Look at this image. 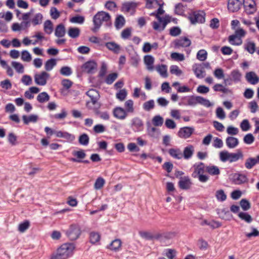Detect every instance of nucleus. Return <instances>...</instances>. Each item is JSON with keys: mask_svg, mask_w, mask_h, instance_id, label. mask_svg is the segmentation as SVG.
I'll return each instance as SVG.
<instances>
[{"mask_svg": "<svg viewBox=\"0 0 259 259\" xmlns=\"http://www.w3.org/2000/svg\"><path fill=\"white\" fill-rule=\"evenodd\" d=\"M163 3L157 5L159 6L156 11V19L158 21H154L152 23L153 29L157 31H161L164 30L166 25L170 23L172 20V18L168 15H165L164 17H160L164 13L163 9Z\"/></svg>", "mask_w": 259, "mask_h": 259, "instance_id": "obj_1", "label": "nucleus"}, {"mask_svg": "<svg viewBox=\"0 0 259 259\" xmlns=\"http://www.w3.org/2000/svg\"><path fill=\"white\" fill-rule=\"evenodd\" d=\"M103 22H105L107 27H111V16L108 13L104 11L98 12L93 17L94 26L92 30L95 32L99 30Z\"/></svg>", "mask_w": 259, "mask_h": 259, "instance_id": "obj_2", "label": "nucleus"}, {"mask_svg": "<svg viewBox=\"0 0 259 259\" xmlns=\"http://www.w3.org/2000/svg\"><path fill=\"white\" fill-rule=\"evenodd\" d=\"M74 249L73 244H63L58 249L57 253L52 255L50 259H66L72 255Z\"/></svg>", "mask_w": 259, "mask_h": 259, "instance_id": "obj_3", "label": "nucleus"}, {"mask_svg": "<svg viewBox=\"0 0 259 259\" xmlns=\"http://www.w3.org/2000/svg\"><path fill=\"white\" fill-rule=\"evenodd\" d=\"M220 159L222 162L229 161L232 163L243 159V154L240 150L236 153H230L227 151H223L220 153Z\"/></svg>", "mask_w": 259, "mask_h": 259, "instance_id": "obj_4", "label": "nucleus"}, {"mask_svg": "<svg viewBox=\"0 0 259 259\" xmlns=\"http://www.w3.org/2000/svg\"><path fill=\"white\" fill-rule=\"evenodd\" d=\"M85 95L88 96L91 100L86 102V106L91 109L92 108L91 104L94 105L95 107H98L100 108L101 104L98 102L100 98V95L99 92L94 89H90L86 92Z\"/></svg>", "mask_w": 259, "mask_h": 259, "instance_id": "obj_5", "label": "nucleus"}, {"mask_svg": "<svg viewBox=\"0 0 259 259\" xmlns=\"http://www.w3.org/2000/svg\"><path fill=\"white\" fill-rule=\"evenodd\" d=\"M67 237L71 240H76L80 236L81 231L78 224H71L67 230L65 231Z\"/></svg>", "mask_w": 259, "mask_h": 259, "instance_id": "obj_6", "label": "nucleus"}, {"mask_svg": "<svg viewBox=\"0 0 259 259\" xmlns=\"http://www.w3.org/2000/svg\"><path fill=\"white\" fill-rule=\"evenodd\" d=\"M197 104L202 105L206 107H209L213 105V104L201 96H192L189 97L187 99V105L191 106H194Z\"/></svg>", "mask_w": 259, "mask_h": 259, "instance_id": "obj_7", "label": "nucleus"}, {"mask_svg": "<svg viewBox=\"0 0 259 259\" xmlns=\"http://www.w3.org/2000/svg\"><path fill=\"white\" fill-rule=\"evenodd\" d=\"M205 14L203 11L194 12L189 16V19L192 24L203 23L205 22Z\"/></svg>", "mask_w": 259, "mask_h": 259, "instance_id": "obj_8", "label": "nucleus"}, {"mask_svg": "<svg viewBox=\"0 0 259 259\" xmlns=\"http://www.w3.org/2000/svg\"><path fill=\"white\" fill-rule=\"evenodd\" d=\"M50 77V74L46 71H42L35 74L34 76V81L39 85L44 86L47 84V80Z\"/></svg>", "mask_w": 259, "mask_h": 259, "instance_id": "obj_9", "label": "nucleus"}, {"mask_svg": "<svg viewBox=\"0 0 259 259\" xmlns=\"http://www.w3.org/2000/svg\"><path fill=\"white\" fill-rule=\"evenodd\" d=\"M131 127L135 132H141L144 129V122L140 118L134 117L131 120Z\"/></svg>", "mask_w": 259, "mask_h": 259, "instance_id": "obj_10", "label": "nucleus"}, {"mask_svg": "<svg viewBox=\"0 0 259 259\" xmlns=\"http://www.w3.org/2000/svg\"><path fill=\"white\" fill-rule=\"evenodd\" d=\"M243 5L244 11L247 14H252L257 10L256 3L254 0H243Z\"/></svg>", "mask_w": 259, "mask_h": 259, "instance_id": "obj_11", "label": "nucleus"}, {"mask_svg": "<svg viewBox=\"0 0 259 259\" xmlns=\"http://www.w3.org/2000/svg\"><path fill=\"white\" fill-rule=\"evenodd\" d=\"M82 69L89 74H93L97 69V64L94 60H90L83 64Z\"/></svg>", "mask_w": 259, "mask_h": 259, "instance_id": "obj_12", "label": "nucleus"}, {"mask_svg": "<svg viewBox=\"0 0 259 259\" xmlns=\"http://www.w3.org/2000/svg\"><path fill=\"white\" fill-rule=\"evenodd\" d=\"M242 5V2L239 0H228L227 8L230 12H238Z\"/></svg>", "mask_w": 259, "mask_h": 259, "instance_id": "obj_13", "label": "nucleus"}, {"mask_svg": "<svg viewBox=\"0 0 259 259\" xmlns=\"http://www.w3.org/2000/svg\"><path fill=\"white\" fill-rule=\"evenodd\" d=\"M245 33H235L229 36L228 41L232 45L239 46L242 43V37Z\"/></svg>", "mask_w": 259, "mask_h": 259, "instance_id": "obj_14", "label": "nucleus"}, {"mask_svg": "<svg viewBox=\"0 0 259 259\" xmlns=\"http://www.w3.org/2000/svg\"><path fill=\"white\" fill-rule=\"evenodd\" d=\"M248 179L246 175L240 173H235L232 175V181L235 185H241L246 183Z\"/></svg>", "mask_w": 259, "mask_h": 259, "instance_id": "obj_15", "label": "nucleus"}, {"mask_svg": "<svg viewBox=\"0 0 259 259\" xmlns=\"http://www.w3.org/2000/svg\"><path fill=\"white\" fill-rule=\"evenodd\" d=\"M194 132L193 127L185 126L180 128L178 133V136L183 139H187L189 138Z\"/></svg>", "mask_w": 259, "mask_h": 259, "instance_id": "obj_16", "label": "nucleus"}, {"mask_svg": "<svg viewBox=\"0 0 259 259\" xmlns=\"http://www.w3.org/2000/svg\"><path fill=\"white\" fill-rule=\"evenodd\" d=\"M138 6V4L133 2H124L121 7V11L124 13L134 12Z\"/></svg>", "mask_w": 259, "mask_h": 259, "instance_id": "obj_17", "label": "nucleus"}, {"mask_svg": "<svg viewBox=\"0 0 259 259\" xmlns=\"http://www.w3.org/2000/svg\"><path fill=\"white\" fill-rule=\"evenodd\" d=\"M113 116L120 120L124 119L127 116V113L124 109L120 107H116L113 110Z\"/></svg>", "mask_w": 259, "mask_h": 259, "instance_id": "obj_18", "label": "nucleus"}, {"mask_svg": "<svg viewBox=\"0 0 259 259\" xmlns=\"http://www.w3.org/2000/svg\"><path fill=\"white\" fill-rule=\"evenodd\" d=\"M192 185L190 179L188 176L181 177L179 182V187L183 190L189 189Z\"/></svg>", "mask_w": 259, "mask_h": 259, "instance_id": "obj_19", "label": "nucleus"}, {"mask_svg": "<svg viewBox=\"0 0 259 259\" xmlns=\"http://www.w3.org/2000/svg\"><path fill=\"white\" fill-rule=\"evenodd\" d=\"M191 40L186 37H182L175 41L176 47H188L191 45Z\"/></svg>", "mask_w": 259, "mask_h": 259, "instance_id": "obj_20", "label": "nucleus"}, {"mask_svg": "<svg viewBox=\"0 0 259 259\" xmlns=\"http://www.w3.org/2000/svg\"><path fill=\"white\" fill-rule=\"evenodd\" d=\"M259 163V155L256 157H249L246 159L244 165L248 169H250L253 168L256 164Z\"/></svg>", "mask_w": 259, "mask_h": 259, "instance_id": "obj_21", "label": "nucleus"}, {"mask_svg": "<svg viewBox=\"0 0 259 259\" xmlns=\"http://www.w3.org/2000/svg\"><path fill=\"white\" fill-rule=\"evenodd\" d=\"M245 78L246 80L251 84H256L259 82V77L253 71L246 73Z\"/></svg>", "mask_w": 259, "mask_h": 259, "instance_id": "obj_22", "label": "nucleus"}, {"mask_svg": "<svg viewBox=\"0 0 259 259\" xmlns=\"http://www.w3.org/2000/svg\"><path fill=\"white\" fill-rule=\"evenodd\" d=\"M194 152V147L192 145H189L185 147L183 153V157L189 159L192 157Z\"/></svg>", "mask_w": 259, "mask_h": 259, "instance_id": "obj_23", "label": "nucleus"}, {"mask_svg": "<svg viewBox=\"0 0 259 259\" xmlns=\"http://www.w3.org/2000/svg\"><path fill=\"white\" fill-rule=\"evenodd\" d=\"M29 26V21H22L20 24L16 23L12 25V29L14 31L24 30Z\"/></svg>", "mask_w": 259, "mask_h": 259, "instance_id": "obj_24", "label": "nucleus"}, {"mask_svg": "<svg viewBox=\"0 0 259 259\" xmlns=\"http://www.w3.org/2000/svg\"><path fill=\"white\" fill-rule=\"evenodd\" d=\"M169 155L176 159H181L183 158V153L180 149L170 148L168 151Z\"/></svg>", "mask_w": 259, "mask_h": 259, "instance_id": "obj_25", "label": "nucleus"}, {"mask_svg": "<svg viewBox=\"0 0 259 259\" xmlns=\"http://www.w3.org/2000/svg\"><path fill=\"white\" fill-rule=\"evenodd\" d=\"M227 146L230 149L235 148L239 144V140L234 137H228L226 139Z\"/></svg>", "mask_w": 259, "mask_h": 259, "instance_id": "obj_26", "label": "nucleus"}, {"mask_svg": "<svg viewBox=\"0 0 259 259\" xmlns=\"http://www.w3.org/2000/svg\"><path fill=\"white\" fill-rule=\"evenodd\" d=\"M105 46L115 54H118L121 50L120 46L113 41L105 43Z\"/></svg>", "mask_w": 259, "mask_h": 259, "instance_id": "obj_27", "label": "nucleus"}, {"mask_svg": "<svg viewBox=\"0 0 259 259\" xmlns=\"http://www.w3.org/2000/svg\"><path fill=\"white\" fill-rule=\"evenodd\" d=\"M125 23V20L124 17L122 15L117 16L115 20L114 26L117 30L122 28Z\"/></svg>", "mask_w": 259, "mask_h": 259, "instance_id": "obj_28", "label": "nucleus"}, {"mask_svg": "<svg viewBox=\"0 0 259 259\" xmlns=\"http://www.w3.org/2000/svg\"><path fill=\"white\" fill-rule=\"evenodd\" d=\"M99 108H98V107H94L93 108V110L95 115L99 116L100 118L103 120H109L110 118L109 113L107 111L101 112L99 110Z\"/></svg>", "mask_w": 259, "mask_h": 259, "instance_id": "obj_29", "label": "nucleus"}, {"mask_svg": "<svg viewBox=\"0 0 259 259\" xmlns=\"http://www.w3.org/2000/svg\"><path fill=\"white\" fill-rule=\"evenodd\" d=\"M194 172L197 174L198 176L204 174L206 171V166L204 163L201 162L198 163H196L194 165Z\"/></svg>", "mask_w": 259, "mask_h": 259, "instance_id": "obj_30", "label": "nucleus"}, {"mask_svg": "<svg viewBox=\"0 0 259 259\" xmlns=\"http://www.w3.org/2000/svg\"><path fill=\"white\" fill-rule=\"evenodd\" d=\"M154 58L151 55H147L144 57V62L147 66V68L148 70L152 71L153 70V63Z\"/></svg>", "mask_w": 259, "mask_h": 259, "instance_id": "obj_31", "label": "nucleus"}, {"mask_svg": "<svg viewBox=\"0 0 259 259\" xmlns=\"http://www.w3.org/2000/svg\"><path fill=\"white\" fill-rule=\"evenodd\" d=\"M194 73L196 76L198 78H202L205 77L206 73L204 67L200 65L195 68H193Z\"/></svg>", "mask_w": 259, "mask_h": 259, "instance_id": "obj_32", "label": "nucleus"}, {"mask_svg": "<svg viewBox=\"0 0 259 259\" xmlns=\"http://www.w3.org/2000/svg\"><path fill=\"white\" fill-rule=\"evenodd\" d=\"M38 119V116L34 114H31L29 116H27L25 115L22 116V119L23 120L24 123L25 124L27 125L29 122H36Z\"/></svg>", "mask_w": 259, "mask_h": 259, "instance_id": "obj_33", "label": "nucleus"}, {"mask_svg": "<svg viewBox=\"0 0 259 259\" xmlns=\"http://www.w3.org/2000/svg\"><path fill=\"white\" fill-rule=\"evenodd\" d=\"M206 171L211 176L219 175L220 174L219 167L215 165L206 166Z\"/></svg>", "mask_w": 259, "mask_h": 259, "instance_id": "obj_34", "label": "nucleus"}, {"mask_svg": "<svg viewBox=\"0 0 259 259\" xmlns=\"http://www.w3.org/2000/svg\"><path fill=\"white\" fill-rule=\"evenodd\" d=\"M121 245V241L120 239H115L112 241L111 243L109 244L108 248L111 250L114 251H118Z\"/></svg>", "mask_w": 259, "mask_h": 259, "instance_id": "obj_35", "label": "nucleus"}, {"mask_svg": "<svg viewBox=\"0 0 259 259\" xmlns=\"http://www.w3.org/2000/svg\"><path fill=\"white\" fill-rule=\"evenodd\" d=\"M56 64V60L54 58H51L46 62L45 64V68L46 71H50L53 69Z\"/></svg>", "mask_w": 259, "mask_h": 259, "instance_id": "obj_36", "label": "nucleus"}, {"mask_svg": "<svg viewBox=\"0 0 259 259\" xmlns=\"http://www.w3.org/2000/svg\"><path fill=\"white\" fill-rule=\"evenodd\" d=\"M156 69L162 77L164 78L167 77L166 65L164 64L158 65L156 66Z\"/></svg>", "mask_w": 259, "mask_h": 259, "instance_id": "obj_37", "label": "nucleus"}, {"mask_svg": "<svg viewBox=\"0 0 259 259\" xmlns=\"http://www.w3.org/2000/svg\"><path fill=\"white\" fill-rule=\"evenodd\" d=\"M50 98L49 94L46 92H42L38 95L37 96V100L39 103H43L49 101Z\"/></svg>", "mask_w": 259, "mask_h": 259, "instance_id": "obj_38", "label": "nucleus"}, {"mask_svg": "<svg viewBox=\"0 0 259 259\" xmlns=\"http://www.w3.org/2000/svg\"><path fill=\"white\" fill-rule=\"evenodd\" d=\"M101 239L100 235L98 232H92L90 234V241L92 244L98 243Z\"/></svg>", "mask_w": 259, "mask_h": 259, "instance_id": "obj_39", "label": "nucleus"}, {"mask_svg": "<svg viewBox=\"0 0 259 259\" xmlns=\"http://www.w3.org/2000/svg\"><path fill=\"white\" fill-rule=\"evenodd\" d=\"M124 110L126 111V113H133L135 110L134 107V102L132 100H128L124 103Z\"/></svg>", "mask_w": 259, "mask_h": 259, "instance_id": "obj_40", "label": "nucleus"}, {"mask_svg": "<svg viewBox=\"0 0 259 259\" xmlns=\"http://www.w3.org/2000/svg\"><path fill=\"white\" fill-rule=\"evenodd\" d=\"M90 138L88 134L83 133L78 138L79 143L83 146H87L89 143Z\"/></svg>", "mask_w": 259, "mask_h": 259, "instance_id": "obj_41", "label": "nucleus"}, {"mask_svg": "<svg viewBox=\"0 0 259 259\" xmlns=\"http://www.w3.org/2000/svg\"><path fill=\"white\" fill-rule=\"evenodd\" d=\"M238 215L240 219L247 223H250L252 221L251 216L247 212H240L238 213Z\"/></svg>", "mask_w": 259, "mask_h": 259, "instance_id": "obj_42", "label": "nucleus"}, {"mask_svg": "<svg viewBox=\"0 0 259 259\" xmlns=\"http://www.w3.org/2000/svg\"><path fill=\"white\" fill-rule=\"evenodd\" d=\"M244 49L248 53L252 54L255 51V45L253 42L248 41L245 44Z\"/></svg>", "mask_w": 259, "mask_h": 259, "instance_id": "obj_43", "label": "nucleus"}, {"mask_svg": "<svg viewBox=\"0 0 259 259\" xmlns=\"http://www.w3.org/2000/svg\"><path fill=\"white\" fill-rule=\"evenodd\" d=\"M231 76L235 82H238L241 80V74L238 70H233L231 71Z\"/></svg>", "mask_w": 259, "mask_h": 259, "instance_id": "obj_44", "label": "nucleus"}, {"mask_svg": "<svg viewBox=\"0 0 259 259\" xmlns=\"http://www.w3.org/2000/svg\"><path fill=\"white\" fill-rule=\"evenodd\" d=\"M155 107V103L153 100H150L145 102L143 105V108L144 110L149 111L153 109Z\"/></svg>", "mask_w": 259, "mask_h": 259, "instance_id": "obj_45", "label": "nucleus"}, {"mask_svg": "<svg viewBox=\"0 0 259 259\" xmlns=\"http://www.w3.org/2000/svg\"><path fill=\"white\" fill-rule=\"evenodd\" d=\"M105 184V180L102 177H98L94 184V189L96 190H100L104 186Z\"/></svg>", "mask_w": 259, "mask_h": 259, "instance_id": "obj_46", "label": "nucleus"}, {"mask_svg": "<svg viewBox=\"0 0 259 259\" xmlns=\"http://www.w3.org/2000/svg\"><path fill=\"white\" fill-rule=\"evenodd\" d=\"M239 25L240 22L237 20H233L231 22V26L235 32H245L244 30L239 27Z\"/></svg>", "mask_w": 259, "mask_h": 259, "instance_id": "obj_47", "label": "nucleus"}, {"mask_svg": "<svg viewBox=\"0 0 259 259\" xmlns=\"http://www.w3.org/2000/svg\"><path fill=\"white\" fill-rule=\"evenodd\" d=\"M12 65L18 73H22L24 72V66L21 63L13 61L12 63Z\"/></svg>", "mask_w": 259, "mask_h": 259, "instance_id": "obj_48", "label": "nucleus"}, {"mask_svg": "<svg viewBox=\"0 0 259 259\" xmlns=\"http://www.w3.org/2000/svg\"><path fill=\"white\" fill-rule=\"evenodd\" d=\"M117 73H110L107 75L105 79V82L108 84H111L117 78Z\"/></svg>", "mask_w": 259, "mask_h": 259, "instance_id": "obj_49", "label": "nucleus"}, {"mask_svg": "<svg viewBox=\"0 0 259 259\" xmlns=\"http://www.w3.org/2000/svg\"><path fill=\"white\" fill-rule=\"evenodd\" d=\"M152 122L156 126H161L163 123V118L159 115H156L153 117Z\"/></svg>", "mask_w": 259, "mask_h": 259, "instance_id": "obj_50", "label": "nucleus"}, {"mask_svg": "<svg viewBox=\"0 0 259 259\" xmlns=\"http://www.w3.org/2000/svg\"><path fill=\"white\" fill-rule=\"evenodd\" d=\"M60 73L61 75L69 76L72 73L71 68L69 66H63L60 70Z\"/></svg>", "mask_w": 259, "mask_h": 259, "instance_id": "obj_51", "label": "nucleus"}, {"mask_svg": "<svg viewBox=\"0 0 259 259\" xmlns=\"http://www.w3.org/2000/svg\"><path fill=\"white\" fill-rule=\"evenodd\" d=\"M215 197L218 201H224L227 198V196L223 190H219L216 191Z\"/></svg>", "mask_w": 259, "mask_h": 259, "instance_id": "obj_52", "label": "nucleus"}, {"mask_svg": "<svg viewBox=\"0 0 259 259\" xmlns=\"http://www.w3.org/2000/svg\"><path fill=\"white\" fill-rule=\"evenodd\" d=\"M207 56V53L204 50H200L197 53V59L200 61H205Z\"/></svg>", "mask_w": 259, "mask_h": 259, "instance_id": "obj_53", "label": "nucleus"}, {"mask_svg": "<svg viewBox=\"0 0 259 259\" xmlns=\"http://www.w3.org/2000/svg\"><path fill=\"white\" fill-rule=\"evenodd\" d=\"M50 14L51 18L53 19H57L60 16V12L56 7L51 8Z\"/></svg>", "mask_w": 259, "mask_h": 259, "instance_id": "obj_54", "label": "nucleus"}, {"mask_svg": "<svg viewBox=\"0 0 259 259\" xmlns=\"http://www.w3.org/2000/svg\"><path fill=\"white\" fill-rule=\"evenodd\" d=\"M30 226V223L28 221L26 220L20 223L18 226V230L20 232H24L28 229Z\"/></svg>", "mask_w": 259, "mask_h": 259, "instance_id": "obj_55", "label": "nucleus"}, {"mask_svg": "<svg viewBox=\"0 0 259 259\" xmlns=\"http://www.w3.org/2000/svg\"><path fill=\"white\" fill-rule=\"evenodd\" d=\"M44 30L46 32H52L53 30V24L50 20L46 21L44 24Z\"/></svg>", "mask_w": 259, "mask_h": 259, "instance_id": "obj_56", "label": "nucleus"}, {"mask_svg": "<svg viewBox=\"0 0 259 259\" xmlns=\"http://www.w3.org/2000/svg\"><path fill=\"white\" fill-rule=\"evenodd\" d=\"M127 96V92L125 89L120 90L119 91L116 93V97L120 101H123Z\"/></svg>", "mask_w": 259, "mask_h": 259, "instance_id": "obj_57", "label": "nucleus"}, {"mask_svg": "<svg viewBox=\"0 0 259 259\" xmlns=\"http://www.w3.org/2000/svg\"><path fill=\"white\" fill-rule=\"evenodd\" d=\"M93 131L96 134L102 133L106 131V127L102 124H98L94 126Z\"/></svg>", "mask_w": 259, "mask_h": 259, "instance_id": "obj_58", "label": "nucleus"}, {"mask_svg": "<svg viewBox=\"0 0 259 259\" xmlns=\"http://www.w3.org/2000/svg\"><path fill=\"white\" fill-rule=\"evenodd\" d=\"M42 15L40 13L36 14L34 18L31 20V22L33 25H36L41 23Z\"/></svg>", "mask_w": 259, "mask_h": 259, "instance_id": "obj_59", "label": "nucleus"}, {"mask_svg": "<svg viewBox=\"0 0 259 259\" xmlns=\"http://www.w3.org/2000/svg\"><path fill=\"white\" fill-rule=\"evenodd\" d=\"M72 154L74 156L76 157V158L80 160L84 158L87 155L86 153L84 152V151L82 149L79 151H74Z\"/></svg>", "mask_w": 259, "mask_h": 259, "instance_id": "obj_60", "label": "nucleus"}, {"mask_svg": "<svg viewBox=\"0 0 259 259\" xmlns=\"http://www.w3.org/2000/svg\"><path fill=\"white\" fill-rule=\"evenodd\" d=\"M146 7L148 9L155 8L159 4L157 0H146Z\"/></svg>", "mask_w": 259, "mask_h": 259, "instance_id": "obj_61", "label": "nucleus"}, {"mask_svg": "<svg viewBox=\"0 0 259 259\" xmlns=\"http://www.w3.org/2000/svg\"><path fill=\"white\" fill-rule=\"evenodd\" d=\"M141 237L146 240H153L154 237L153 235L149 232L147 231H142L139 233Z\"/></svg>", "mask_w": 259, "mask_h": 259, "instance_id": "obj_62", "label": "nucleus"}, {"mask_svg": "<svg viewBox=\"0 0 259 259\" xmlns=\"http://www.w3.org/2000/svg\"><path fill=\"white\" fill-rule=\"evenodd\" d=\"M240 204L242 209L244 211L247 210L250 208L249 202L245 199H242L240 201Z\"/></svg>", "mask_w": 259, "mask_h": 259, "instance_id": "obj_63", "label": "nucleus"}, {"mask_svg": "<svg viewBox=\"0 0 259 259\" xmlns=\"http://www.w3.org/2000/svg\"><path fill=\"white\" fill-rule=\"evenodd\" d=\"M254 141V138L251 134H247L243 138V142L246 144L250 145Z\"/></svg>", "mask_w": 259, "mask_h": 259, "instance_id": "obj_64", "label": "nucleus"}]
</instances>
